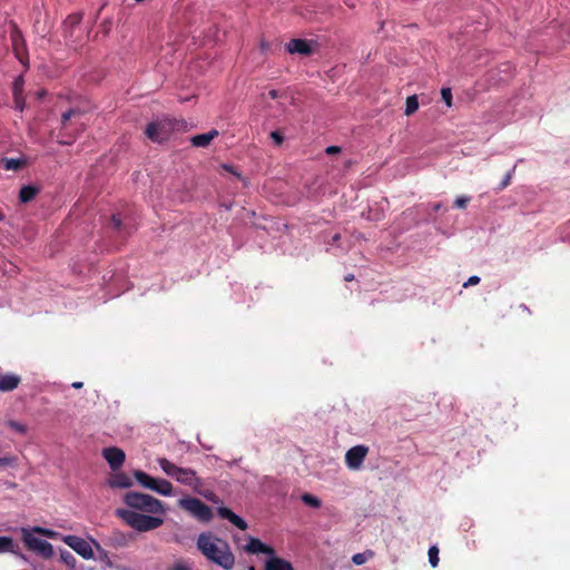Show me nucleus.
Returning a JSON list of instances; mask_svg holds the SVG:
<instances>
[{
    "label": "nucleus",
    "mask_w": 570,
    "mask_h": 570,
    "mask_svg": "<svg viewBox=\"0 0 570 570\" xmlns=\"http://www.w3.org/2000/svg\"><path fill=\"white\" fill-rule=\"evenodd\" d=\"M122 501L127 508L116 509L115 514L130 528L147 532L163 525L166 509L160 500L150 494L128 491Z\"/></svg>",
    "instance_id": "nucleus-1"
},
{
    "label": "nucleus",
    "mask_w": 570,
    "mask_h": 570,
    "mask_svg": "<svg viewBox=\"0 0 570 570\" xmlns=\"http://www.w3.org/2000/svg\"><path fill=\"white\" fill-rule=\"evenodd\" d=\"M197 549L208 559L225 570L233 569L235 557L229 544L212 532H202L197 538Z\"/></svg>",
    "instance_id": "nucleus-2"
},
{
    "label": "nucleus",
    "mask_w": 570,
    "mask_h": 570,
    "mask_svg": "<svg viewBox=\"0 0 570 570\" xmlns=\"http://www.w3.org/2000/svg\"><path fill=\"white\" fill-rule=\"evenodd\" d=\"M21 532L22 541L28 550L37 552L47 560L53 557L55 551L52 544L46 540L35 537L33 533H38L50 539H56L58 537L56 531L41 527H35L31 530L22 528Z\"/></svg>",
    "instance_id": "nucleus-3"
},
{
    "label": "nucleus",
    "mask_w": 570,
    "mask_h": 570,
    "mask_svg": "<svg viewBox=\"0 0 570 570\" xmlns=\"http://www.w3.org/2000/svg\"><path fill=\"white\" fill-rule=\"evenodd\" d=\"M188 124L184 119L163 118L151 121L145 129L148 139L155 142H163L169 139L175 131H186Z\"/></svg>",
    "instance_id": "nucleus-4"
},
{
    "label": "nucleus",
    "mask_w": 570,
    "mask_h": 570,
    "mask_svg": "<svg viewBox=\"0 0 570 570\" xmlns=\"http://www.w3.org/2000/svg\"><path fill=\"white\" fill-rule=\"evenodd\" d=\"M244 550L250 554L265 553L268 558L265 561V570H294L291 562L276 556L273 547L265 544L257 538L250 537Z\"/></svg>",
    "instance_id": "nucleus-5"
},
{
    "label": "nucleus",
    "mask_w": 570,
    "mask_h": 570,
    "mask_svg": "<svg viewBox=\"0 0 570 570\" xmlns=\"http://www.w3.org/2000/svg\"><path fill=\"white\" fill-rule=\"evenodd\" d=\"M158 464L167 475L175 478L177 482L188 485L194 490H198V488L203 484L202 480L191 469L179 468L166 458L158 459Z\"/></svg>",
    "instance_id": "nucleus-6"
},
{
    "label": "nucleus",
    "mask_w": 570,
    "mask_h": 570,
    "mask_svg": "<svg viewBox=\"0 0 570 570\" xmlns=\"http://www.w3.org/2000/svg\"><path fill=\"white\" fill-rule=\"evenodd\" d=\"M178 505L200 522L208 523L214 514L213 510L197 498L186 497L178 501Z\"/></svg>",
    "instance_id": "nucleus-7"
},
{
    "label": "nucleus",
    "mask_w": 570,
    "mask_h": 570,
    "mask_svg": "<svg viewBox=\"0 0 570 570\" xmlns=\"http://www.w3.org/2000/svg\"><path fill=\"white\" fill-rule=\"evenodd\" d=\"M135 479L146 489L153 490L161 495L173 494V484L165 479H156L144 471L137 470L134 473Z\"/></svg>",
    "instance_id": "nucleus-8"
},
{
    "label": "nucleus",
    "mask_w": 570,
    "mask_h": 570,
    "mask_svg": "<svg viewBox=\"0 0 570 570\" xmlns=\"http://www.w3.org/2000/svg\"><path fill=\"white\" fill-rule=\"evenodd\" d=\"M10 41L16 58L24 66L28 65V51L23 35L17 23L11 22Z\"/></svg>",
    "instance_id": "nucleus-9"
},
{
    "label": "nucleus",
    "mask_w": 570,
    "mask_h": 570,
    "mask_svg": "<svg viewBox=\"0 0 570 570\" xmlns=\"http://www.w3.org/2000/svg\"><path fill=\"white\" fill-rule=\"evenodd\" d=\"M368 453L366 445H355L347 450L345 453V463L351 470H358L363 465V462Z\"/></svg>",
    "instance_id": "nucleus-10"
},
{
    "label": "nucleus",
    "mask_w": 570,
    "mask_h": 570,
    "mask_svg": "<svg viewBox=\"0 0 570 570\" xmlns=\"http://www.w3.org/2000/svg\"><path fill=\"white\" fill-rule=\"evenodd\" d=\"M81 114H82L81 110L76 109V108H70L66 112L62 114V116H61V132L58 135V140H57L60 145H71L72 144L75 138L70 137L68 135L69 121L73 117L81 116Z\"/></svg>",
    "instance_id": "nucleus-11"
},
{
    "label": "nucleus",
    "mask_w": 570,
    "mask_h": 570,
    "mask_svg": "<svg viewBox=\"0 0 570 570\" xmlns=\"http://www.w3.org/2000/svg\"><path fill=\"white\" fill-rule=\"evenodd\" d=\"M62 540L67 546H69L72 550H75L82 558H85V559L94 558L92 548L85 539L77 537V535H66Z\"/></svg>",
    "instance_id": "nucleus-12"
},
{
    "label": "nucleus",
    "mask_w": 570,
    "mask_h": 570,
    "mask_svg": "<svg viewBox=\"0 0 570 570\" xmlns=\"http://www.w3.org/2000/svg\"><path fill=\"white\" fill-rule=\"evenodd\" d=\"M102 456L108 462L112 471L120 469L125 462V452L116 446L106 448L102 450Z\"/></svg>",
    "instance_id": "nucleus-13"
},
{
    "label": "nucleus",
    "mask_w": 570,
    "mask_h": 570,
    "mask_svg": "<svg viewBox=\"0 0 570 570\" xmlns=\"http://www.w3.org/2000/svg\"><path fill=\"white\" fill-rule=\"evenodd\" d=\"M286 49L289 53H298L302 56H309L313 52L311 41L305 39H292L286 45Z\"/></svg>",
    "instance_id": "nucleus-14"
},
{
    "label": "nucleus",
    "mask_w": 570,
    "mask_h": 570,
    "mask_svg": "<svg viewBox=\"0 0 570 570\" xmlns=\"http://www.w3.org/2000/svg\"><path fill=\"white\" fill-rule=\"evenodd\" d=\"M217 514L222 518V519H226L228 520L230 523H233L235 527H237L239 530H246L247 529V522L240 518L239 515H237L236 513H234L230 509L226 508V507H219L217 509Z\"/></svg>",
    "instance_id": "nucleus-15"
},
{
    "label": "nucleus",
    "mask_w": 570,
    "mask_h": 570,
    "mask_svg": "<svg viewBox=\"0 0 570 570\" xmlns=\"http://www.w3.org/2000/svg\"><path fill=\"white\" fill-rule=\"evenodd\" d=\"M219 136V132L218 130L216 129H212L210 131L208 132H205V134H200V135H196V136H193L190 138V142L194 147H202V148H205L207 146H209V144L216 138Z\"/></svg>",
    "instance_id": "nucleus-16"
},
{
    "label": "nucleus",
    "mask_w": 570,
    "mask_h": 570,
    "mask_svg": "<svg viewBox=\"0 0 570 570\" xmlns=\"http://www.w3.org/2000/svg\"><path fill=\"white\" fill-rule=\"evenodd\" d=\"M108 485L114 489H127L132 485V481L126 473L118 472L109 478Z\"/></svg>",
    "instance_id": "nucleus-17"
},
{
    "label": "nucleus",
    "mask_w": 570,
    "mask_h": 570,
    "mask_svg": "<svg viewBox=\"0 0 570 570\" xmlns=\"http://www.w3.org/2000/svg\"><path fill=\"white\" fill-rule=\"evenodd\" d=\"M81 20V13H72L67 17L63 22V35L66 38H71L73 36V31L79 27Z\"/></svg>",
    "instance_id": "nucleus-18"
},
{
    "label": "nucleus",
    "mask_w": 570,
    "mask_h": 570,
    "mask_svg": "<svg viewBox=\"0 0 570 570\" xmlns=\"http://www.w3.org/2000/svg\"><path fill=\"white\" fill-rule=\"evenodd\" d=\"M20 376L16 374H0V391L10 392L18 387Z\"/></svg>",
    "instance_id": "nucleus-19"
},
{
    "label": "nucleus",
    "mask_w": 570,
    "mask_h": 570,
    "mask_svg": "<svg viewBox=\"0 0 570 570\" xmlns=\"http://www.w3.org/2000/svg\"><path fill=\"white\" fill-rule=\"evenodd\" d=\"M39 191L40 189L36 186H23L19 191V199L21 203H29L39 194Z\"/></svg>",
    "instance_id": "nucleus-20"
},
{
    "label": "nucleus",
    "mask_w": 570,
    "mask_h": 570,
    "mask_svg": "<svg viewBox=\"0 0 570 570\" xmlns=\"http://www.w3.org/2000/svg\"><path fill=\"white\" fill-rule=\"evenodd\" d=\"M2 165L6 170H19L26 165V160L22 158H3Z\"/></svg>",
    "instance_id": "nucleus-21"
},
{
    "label": "nucleus",
    "mask_w": 570,
    "mask_h": 570,
    "mask_svg": "<svg viewBox=\"0 0 570 570\" xmlns=\"http://www.w3.org/2000/svg\"><path fill=\"white\" fill-rule=\"evenodd\" d=\"M18 546L14 543L13 539L10 537H0V553L6 552H16V548Z\"/></svg>",
    "instance_id": "nucleus-22"
},
{
    "label": "nucleus",
    "mask_w": 570,
    "mask_h": 570,
    "mask_svg": "<svg viewBox=\"0 0 570 570\" xmlns=\"http://www.w3.org/2000/svg\"><path fill=\"white\" fill-rule=\"evenodd\" d=\"M419 109V100L415 95L407 97L404 114L406 116L413 115Z\"/></svg>",
    "instance_id": "nucleus-23"
},
{
    "label": "nucleus",
    "mask_w": 570,
    "mask_h": 570,
    "mask_svg": "<svg viewBox=\"0 0 570 570\" xmlns=\"http://www.w3.org/2000/svg\"><path fill=\"white\" fill-rule=\"evenodd\" d=\"M373 557H374V552L371 551V550H367V551L362 552V553H355L352 557V561H353L354 564L361 566V564H364L368 559H371Z\"/></svg>",
    "instance_id": "nucleus-24"
},
{
    "label": "nucleus",
    "mask_w": 570,
    "mask_h": 570,
    "mask_svg": "<svg viewBox=\"0 0 570 570\" xmlns=\"http://www.w3.org/2000/svg\"><path fill=\"white\" fill-rule=\"evenodd\" d=\"M301 500H302L306 505H309V507H312V508H316V509H317V508H320V507H321V504H322L321 500H320L317 497H315V495H313V494H311V493H304V494H302Z\"/></svg>",
    "instance_id": "nucleus-25"
},
{
    "label": "nucleus",
    "mask_w": 570,
    "mask_h": 570,
    "mask_svg": "<svg viewBox=\"0 0 570 570\" xmlns=\"http://www.w3.org/2000/svg\"><path fill=\"white\" fill-rule=\"evenodd\" d=\"M60 560L69 568H75L77 562L75 556L68 550L60 551Z\"/></svg>",
    "instance_id": "nucleus-26"
},
{
    "label": "nucleus",
    "mask_w": 570,
    "mask_h": 570,
    "mask_svg": "<svg viewBox=\"0 0 570 570\" xmlns=\"http://www.w3.org/2000/svg\"><path fill=\"white\" fill-rule=\"evenodd\" d=\"M429 561L431 563V566L434 568L438 566L439 563V549L436 546H432L430 549H429Z\"/></svg>",
    "instance_id": "nucleus-27"
},
{
    "label": "nucleus",
    "mask_w": 570,
    "mask_h": 570,
    "mask_svg": "<svg viewBox=\"0 0 570 570\" xmlns=\"http://www.w3.org/2000/svg\"><path fill=\"white\" fill-rule=\"evenodd\" d=\"M7 424H8V426H9L12 431H14V432H17V433H19V434H24V433L27 432V428H26V425H24V424H22V423H20V422H18V421L10 420V421H8V423H7Z\"/></svg>",
    "instance_id": "nucleus-28"
},
{
    "label": "nucleus",
    "mask_w": 570,
    "mask_h": 570,
    "mask_svg": "<svg viewBox=\"0 0 570 570\" xmlns=\"http://www.w3.org/2000/svg\"><path fill=\"white\" fill-rule=\"evenodd\" d=\"M441 96L443 101L446 104L448 107L452 106V91L451 88H442L441 89Z\"/></svg>",
    "instance_id": "nucleus-29"
},
{
    "label": "nucleus",
    "mask_w": 570,
    "mask_h": 570,
    "mask_svg": "<svg viewBox=\"0 0 570 570\" xmlns=\"http://www.w3.org/2000/svg\"><path fill=\"white\" fill-rule=\"evenodd\" d=\"M470 200H471L470 196H460V197H456V199L454 200V205L458 208H465L468 206V204L470 203Z\"/></svg>",
    "instance_id": "nucleus-30"
},
{
    "label": "nucleus",
    "mask_w": 570,
    "mask_h": 570,
    "mask_svg": "<svg viewBox=\"0 0 570 570\" xmlns=\"http://www.w3.org/2000/svg\"><path fill=\"white\" fill-rule=\"evenodd\" d=\"M110 225L114 229H117L119 230L121 228V219H120V216L118 214H114L110 218Z\"/></svg>",
    "instance_id": "nucleus-31"
},
{
    "label": "nucleus",
    "mask_w": 570,
    "mask_h": 570,
    "mask_svg": "<svg viewBox=\"0 0 570 570\" xmlns=\"http://www.w3.org/2000/svg\"><path fill=\"white\" fill-rule=\"evenodd\" d=\"M271 138L274 140V142L279 146L284 141V136L281 131L274 130L271 132Z\"/></svg>",
    "instance_id": "nucleus-32"
},
{
    "label": "nucleus",
    "mask_w": 570,
    "mask_h": 570,
    "mask_svg": "<svg viewBox=\"0 0 570 570\" xmlns=\"http://www.w3.org/2000/svg\"><path fill=\"white\" fill-rule=\"evenodd\" d=\"M510 180H511V173L508 171L507 175L504 176L503 180L501 181V184L499 185V187L497 189L498 190H503L504 188H507L510 185Z\"/></svg>",
    "instance_id": "nucleus-33"
},
{
    "label": "nucleus",
    "mask_w": 570,
    "mask_h": 570,
    "mask_svg": "<svg viewBox=\"0 0 570 570\" xmlns=\"http://www.w3.org/2000/svg\"><path fill=\"white\" fill-rule=\"evenodd\" d=\"M480 277L479 276H471L469 277V279L463 284V287L466 288V287H470V286H473V285H478L480 283Z\"/></svg>",
    "instance_id": "nucleus-34"
},
{
    "label": "nucleus",
    "mask_w": 570,
    "mask_h": 570,
    "mask_svg": "<svg viewBox=\"0 0 570 570\" xmlns=\"http://www.w3.org/2000/svg\"><path fill=\"white\" fill-rule=\"evenodd\" d=\"M14 463V458L11 456H4L0 458V468L9 466Z\"/></svg>",
    "instance_id": "nucleus-35"
},
{
    "label": "nucleus",
    "mask_w": 570,
    "mask_h": 570,
    "mask_svg": "<svg viewBox=\"0 0 570 570\" xmlns=\"http://www.w3.org/2000/svg\"><path fill=\"white\" fill-rule=\"evenodd\" d=\"M22 82H23V80L21 77L16 79V81H14L13 95L17 98H18V94H20V91H21Z\"/></svg>",
    "instance_id": "nucleus-36"
},
{
    "label": "nucleus",
    "mask_w": 570,
    "mask_h": 570,
    "mask_svg": "<svg viewBox=\"0 0 570 570\" xmlns=\"http://www.w3.org/2000/svg\"><path fill=\"white\" fill-rule=\"evenodd\" d=\"M222 167L224 170L235 175L237 178L243 179L242 175L232 165L224 164Z\"/></svg>",
    "instance_id": "nucleus-37"
},
{
    "label": "nucleus",
    "mask_w": 570,
    "mask_h": 570,
    "mask_svg": "<svg viewBox=\"0 0 570 570\" xmlns=\"http://www.w3.org/2000/svg\"><path fill=\"white\" fill-rule=\"evenodd\" d=\"M325 153L327 155H335V154H338L341 153V147L338 146H328L326 149H325Z\"/></svg>",
    "instance_id": "nucleus-38"
},
{
    "label": "nucleus",
    "mask_w": 570,
    "mask_h": 570,
    "mask_svg": "<svg viewBox=\"0 0 570 570\" xmlns=\"http://www.w3.org/2000/svg\"><path fill=\"white\" fill-rule=\"evenodd\" d=\"M204 497H205L207 500H209V501H212V502H214V503H218V502H220V499H219L215 493H213V492H210V493H208V494H204Z\"/></svg>",
    "instance_id": "nucleus-39"
},
{
    "label": "nucleus",
    "mask_w": 570,
    "mask_h": 570,
    "mask_svg": "<svg viewBox=\"0 0 570 570\" xmlns=\"http://www.w3.org/2000/svg\"><path fill=\"white\" fill-rule=\"evenodd\" d=\"M14 101H16V107L18 109L22 110L23 109V102L20 99V94H18V100H17V97H14Z\"/></svg>",
    "instance_id": "nucleus-40"
},
{
    "label": "nucleus",
    "mask_w": 570,
    "mask_h": 570,
    "mask_svg": "<svg viewBox=\"0 0 570 570\" xmlns=\"http://www.w3.org/2000/svg\"><path fill=\"white\" fill-rule=\"evenodd\" d=\"M171 570H190V569L184 564L177 563L171 568Z\"/></svg>",
    "instance_id": "nucleus-41"
},
{
    "label": "nucleus",
    "mask_w": 570,
    "mask_h": 570,
    "mask_svg": "<svg viewBox=\"0 0 570 570\" xmlns=\"http://www.w3.org/2000/svg\"><path fill=\"white\" fill-rule=\"evenodd\" d=\"M268 96L272 99H276L278 97V92L275 89H273V90H269Z\"/></svg>",
    "instance_id": "nucleus-42"
},
{
    "label": "nucleus",
    "mask_w": 570,
    "mask_h": 570,
    "mask_svg": "<svg viewBox=\"0 0 570 570\" xmlns=\"http://www.w3.org/2000/svg\"><path fill=\"white\" fill-rule=\"evenodd\" d=\"M71 386H72L73 389H81V387L83 386V383H82V382H73V383L71 384Z\"/></svg>",
    "instance_id": "nucleus-43"
},
{
    "label": "nucleus",
    "mask_w": 570,
    "mask_h": 570,
    "mask_svg": "<svg viewBox=\"0 0 570 570\" xmlns=\"http://www.w3.org/2000/svg\"><path fill=\"white\" fill-rule=\"evenodd\" d=\"M354 279V275L353 274H347L344 276V281L345 282H352Z\"/></svg>",
    "instance_id": "nucleus-44"
},
{
    "label": "nucleus",
    "mask_w": 570,
    "mask_h": 570,
    "mask_svg": "<svg viewBox=\"0 0 570 570\" xmlns=\"http://www.w3.org/2000/svg\"><path fill=\"white\" fill-rule=\"evenodd\" d=\"M338 239H340V234H335V235L333 236V242H337Z\"/></svg>",
    "instance_id": "nucleus-45"
},
{
    "label": "nucleus",
    "mask_w": 570,
    "mask_h": 570,
    "mask_svg": "<svg viewBox=\"0 0 570 570\" xmlns=\"http://www.w3.org/2000/svg\"><path fill=\"white\" fill-rule=\"evenodd\" d=\"M440 208H441V204H435V205H434V209H435V210H439Z\"/></svg>",
    "instance_id": "nucleus-46"
},
{
    "label": "nucleus",
    "mask_w": 570,
    "mask_h": 570,
    "mask_svg": "<svg viewBox=\"0 0 570 570\" xmlns=\"http://www.w3.org/2000/svg\"><path fill=\"white\" fill-rule=\"evenodd\" d=\"M248 570H255V568H254V567H249V569H248Z\"/></svg>",
    "instance_id": "nucleus-47"
}]
</instances>
